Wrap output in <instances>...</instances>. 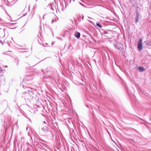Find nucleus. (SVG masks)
Here are the masks:
<instances>
[{
	"label": "nucleus",
	"instance_id": "nucleus-26",
	"mask_svg": "<svg viewBox=\"0 0 151 151\" xmlns=\"http://www.w3.org/2000/svg\"><path fill=\"white\" fill-rule=\"evenodd\" d=\"M11 24H15V23H12Z\"/></svg>",
	"mask_w": 151,
	"mask_h": 151
},
{
	"label": "nucleus",
	"instance_id": "nucleus-32",
	"mask_svg": "<svg viewBox=\"0 0 151 151\" xmlns=\"http://www.w3.org/2000/svg\"><path fill=\"white\" fill-rule=\"evenodd\" d=\"M29 121H30V122L31 121V120L30 119H29Z\"/></svg>",
	"mask_w": 151,
	"mask_h": 151
},
{
	"label": "nucleus",
	"instance_id": "nucleus-10",
	"mask_svg": "<svg viewBox=\"0 0 151 151\" xmlns=\"http://www.w3.org/2000/svg\"><path fill=\"white\" fill-rule=\"evenodd\" d=\"M96 25H97V26L99 27L100 28H102V25L99 23H96Z\"/></svg>",
	"mask_w": 151,
	"mask_h": 151
},
{
	"label": "nucleus",
	"instance_id": "nucleus-34",
	"mask_svg": "<svg viewBox=\"0 0 151 151\" xmlns=\"http://www.w3.org/2000/svg\"><path fill=\"white\" fill-rule=\"evenodd\" d=\"M73 0V1H75V0Z\"/></svg>",
	"mask_w": 151,
	"mask_h": 151
},
{
	"label": "nucleus",
	"instance_id": "nucleus-3",
	"mask_svg": "<svg viewBox=\"0 0 151 151\" xmlns=\"http://www.w3.org/2000/svg\"><path fill=\"white\" fill-rule=\"evenodd\" d=\"M142 38L140 39L137 44V48L138 50L140 51L142 50Z\"/></svg>",
	"mask_w": 151,
	"mask_h": 151
},
{
	"label": "nucleus",
	"instance_id": "nucleus-24",
	"mask_svg": "<svg viewBox=\"0 0 151 151\" xmlns=\"http://www.w3.org/2000/svg\"><path fill=\"white\" fill-rule=\"evenodd\" d=\"M0 42L1 43V44H2V43H2V42L1 41V40H0Z\"/></svg>",
	"mask_w": 151,
	"mask_h": 151
},
{
	"label": "nucleus",
	"instance_id": "nucleus-35",
	"mask_svg": "<svg viewBox=\"0 0 151 151\" xmlns=\"http://www.w3.org/2000/svg\"><path fill=\"white\" fill-rule=\"evenodd\" d=\"M10 51H7V52H10Z\"/></svg>",
	"mask_w": 151,
	"mask_h": 151
},
{
	"label": "nucleus",
	"instance_id": "nucleus-14",
	"mask_svg": "<svg viewBox=\"0 0 151 151\" xmlns=\"http://www.w3.org/2000/svg\"><path fill=\"white\" fill-rule=\"evenodd\" d=\"M54 19H55V22H56L58 20V18L55 16Z\"/></svg>",
	"mask_w": 151,
	"mask_h": 151
},
{
	"label": "nucleus",
	"instance_id": "nucleus-12",
	"mask_svg": "<svg viewBox=\"0 0 151 151\" xmlns=\"http://www.w3.org/2000/svg\"><path fill=\"white\" fill-rule=\"evenodd\" d=\"M60 6L61 7V10L63 11L64 10V6L63 3H60Z\"/></svg>",
	"mask_w": 151,
	"mask_h": 151
},
{
	"label": "nucleus",
	"instance_id": "nucleus-5",
	"mask_svg": "<svg viewBox=\"0 0 151 151\" xmlns=\"http://www.w3.org/2000/svg\"><path fill=\"white\" fill-rule=\"evenodd\" d=\"M48 124H46V125H43V127L41 128L42 130L45 133L47 132L48 129Z\"/></svg>",
	"mask_w": 151,
	"mask_h": 151
},
{
	"label": "nucleus",
	"instance_id": "nucleus-29",
	"mask_svg": "<svg viewBox=\"0 0 151 151\" xmlns=\"http://www.w3.org/2000/svg\"><path fill=\"white\" fill-rule=\"evenodd\" d=\"M7 3H9V1L8 0H7Z\"/></svg>",
	"mask_w": 151,
	"mask_h": 151
},
{
	"label": "nucleus",
	"instance_id": "nucleus-13",
	"mask_svg": "<svg viewBox=\"0 0 151 151\" xmlns=\"http://www.w3.org/2000/svg\"><path fill=\"white\" fill-rule=\"evenodd\" d=\"M114 46L116 48V49H119V45L117 44H114Z\"/></svg>",
	"mask_w": 151,
	"mask_h": 151
},
{
	"label": "nucleus",
	"instance_id": "nucleus-23",
	"mask_svg": "<svg viewBox=\"0 0 151 151\" xmlns=\"http://www.w3.org/2000/svg\"><path fill=\"white\" fill-rule=\"evenodd\" d=\"M6 24V23H4V22H3V23H1V24Z\"/></svg>",
	"mask_w": 151,
	"mask_h": 151
},
{
	"label": "nucleus",
	"instance_id": "nucleus-33",
	"mask_svg": "<svg viewBox=\"0 0 151 151\" xmlns=\"http://www.w3.org/2000/svg\"><path fill=\"white\" fill-rule=\"evenodd\" d=\"M27 128H26V130H27Z\"/></svg>",
	"mask_w": 151,
	"mask_h": 151
},
{
	"label": "nucleus",
	"instance_id": "nucleus-37",
	"mask_svg": "<svg viewBox=\"0 0 151 151\" xmlns=\"http://www.w3.org/2000/svg\"><path fill=\"white\" fill-rule=\"evenodd\" d=\"M55 3V1H54Z\"/></svg>",
	"mask_w": 151,
	"mask_h": 151
},
{
	"label": "nucleus",
	"instance_id": "nucleus-2",
	"mask_svg": "<svg viewBox=\"0 0 151 151\" xmlns=\"http://www.w3.org/2000/svg\"><path fill=\"white\" fill-rule=\"evenodd\" d=\"M34 76L33 75H29L25 76L23 79L22 85L20 86H22L24 88H29V86L32 84L33 82V79Z\"/></svg>",
	"mask_w": 151,
	"mask_h": 151
},
{
	"label": "nucleus",
	"instance_id": "nucleus-16",
	"mask_svg": "<svg viewBox=\"0 0 151 151\" xmlns=\"http://www.w3.org/2000/svg\"><path fill=\"white\" fill-rule=\"evenodd\" d=\"M47 122L46 121H44L43 122V125H46V124H47Z\"/></svg>",
	"mask_w": 151,
	"mask_h": 151
},
{
	"label": "nucleus",
	"instance_id": "nucleus-20",
	"mask_svg": "<svg viewBox=\"0 0 151 151\" xmlns=\"http://www.w3.org/2000/svg\"><path fill=\"white\" fill-rule=\"evenodd\" d=\"M3 54L4 55H8V54H6V52H3Z\"/></svg>",
	"mask_w": 151,
	"mask_h": 151
},
{
	"label": "nucleus",
	"instance_id": "nucleus-1",
	"mask_svg": "<svg viewBox=\"0 0 151 151\" xmlns=\"http://www.w3.org/2000/svg\"><path fill=\"white\" fill-rule=\"evenodd\" d=\"M25 100L27 99L29 100H34L38 103L39 101V96L37 95L35 93L32 91L28 90L27 91H25L22 95Z\"/></svg>",
	"mask_w": 151,
	"mask_h": 151
},
{
	"label": "nucleus",
	"instance_id": "nucleus-17",
	"mask_svg": "<svg viewBox=\"0 0 151 151\" xmlns=\"http://www.w3.org/2000/svg\"><path fill=\"white\" fill-rule=\"evenodd\" d=\"M79 4L83 6V7H85V6L82 3H81V2H79Z\"/></svg>",
	"mask_w": 151,
	"mask_h": 151
},
{
	"label": "nucleus",
	"instance_id": "nucleus-22",
	"mask_svg": "<svg viewBox=\"0 0 151 151\" xmlns=\"http://www.w3.org/2000/svg\"><path fill=\"white\" fill-rule=\"evenodd\" d=\"M107 33V32H104V34H106Z\"/></svg>",
	"mask_w": 151,
	"mask_h": 151
},
{
	"label": "nucleus",
	"instance_id": "nucleus-27",
	"mask_svg": "<svg viewBox=\"0 0 151 151\" xmlns=\"http://www.w3.org/2000/svg\"><path fill=\"white\" fill-rule=\"evenodd\" d=\"M71 22H72V23H73V20H71Z\"/></svg>",
	"mask_w": 151,
	"mask_h": 151
},
{
	"label": "nucleus",
	"instance_id": "nucleus-25",
	"mask_svg": "<svg viewBox=\"0 0 151 151\" xmlns=\"http://www.w3.org/2000/svg\"><path fill=\"white\" fill-rule=\"evenodd\" d=\"M83 17H84V16H83L82 17V19H83Z\"/></svg>",
	"mask_w": 151,
	"mask_h": 151
},
{
	"label": "nucleus",
	"instance_id": "nucleus-30",
	"mask_svg": "<svg viewBox=\"0 0 151 151\" xmlns=\"http://www.w3.org/2000/svg\"><path fill=\"white\" fill-rule=\"evenodd\" d=\"M6 5H7V6H10V5H9V4H7Z\"/></svg>",
	"mask_w": 151,
	"mask_h": 151
},
{
	"label": "nucleus",
	"instance_id": "nucleus-36",
	"mask_svg": "<svg viewBox=\"0 0 151 151\" xmlns=\"http://www.w3.org/2000/svg\"><path fill=\"white\" fill-rule=\"evenodd\" d=\"M71 46H70L69 47H70Z\"/></svg>",
	"mask_w": 151,
	"mask_h": 151
},
{
	"label": "nucleus",
	"instance_id": "nucleus-21",
	"mask_svg": "<svg viewBox=\"0 0 151 151\" xmlns=\"http://www.w3.org/2000/svg\"><path fill=\"white\" fill-rule=\"evenodd\" d=\"M45 14H44L43 15V17H42V19H44V17L45 16Z\"/></svg>",
	"mask_w": 151,
	"mask_h": 151
},
{
	"label": "nucleus",
	"instance_id": "nucleus-9",
	"mask_svg": "<svg viewBox=\"0 0 151 151\" xmlns=\"http://www.w3.org/2000/svg\"><path fill=\"white\" fill-rule=\"evenodd\" d=\"M139 70L141 72L144 71L145 70V69L142 66H139L138 67Z\"/></svg>",
	"mask_w": 151,
	"mask_h": 151
},
{
	"label": "nucleus",
	"instance_id": "nucleus-19",
	"mask_svg": "<svg viewBox=\"0 0 151 151\" xmlns=\"http://www.w3.org/2000/svg\"><path fill=\"white\" fill-rule=\"evenodd\" d=\"M54 22H55V19H52V20L51 22L52 23V24Z\"/></svg>",
	"mask_w": 151,
	"mask_h": 151
},
{
	"label": "nucleus",
	"instance_id": "nucleus-11",
	"mask_svg": "<svg viewBox=\"0 0 151 151\" xmlns=\"http://www.w3.org/2000/svg\"><path fill=\"white\" fill-rule=\"evenodd\" d=\"M19 61V60L18 59H17V58H15V62L16 63V65L17 66L18 65Z\"/></svg>",
	"mask_w": 151,
	"mask_h": 151
},
{
	"label": "nucleus",
	"instance_id": "nucleus-31",
	"mask_svg": "<svg viewBox=\"0 0 151 151\" xmlns=\"http://www.w3.org/2000/svg\"><path fill=\"white\" fill-rule=\"evenodd\" d=\"M27 52V51H24V52Z\"/></svg>",
	"mask_w": 151,
	"mask_h": 151
},
{
	"label": "nucleus",
	"instance_id": "nucleus-4",
	"mask_svg": "<svg viewBox=\"0 0 151 151\" xmlns=\"http://www.w3.org/2000/svg\"><path fill=\"white\" fill-rule=\"evenodd\" d=\"M47 8H50L52 10H54L55 9L56 10L55 5L54 4V2H53L52 3L50 4L47 6Z\"/></svg>",
	"mask_w": 151,
	"mask_h": 151
},
{
	"label": "nucleus",
	"instance_id": "nucleus-7",
	"mask_svg": "<svg viewBox=\"0 0 151 151\" xmlns=\"http://www.w3.org/2000/svg\"><path fill=\"white\" fill-rule=\"evenodd\" d=\"M50 68L48 67L45 70L42 69V72L44 74H46L47 73L48 71H50Z\"/></svg>",
	"mask_w": 151,
	"mask_h": 151
},
{
	"label": "nucleus",
	"instance_id": "nucleus-28",
	"mask_svg": "<svg viewBox=\"0 0 151 151\" xmlns=\"http://www.w3.org/2000/svg\"><path fill=\"white\" fill-rule=\"evenodd\" d=\"M16 27H16L14 28H12V29H14L15 28H16Z\"/></svg>",
	"mask_w": 151,
	"mask_h": 151
},
{
	"label": "nucleus",
	"instance_id": "nucleus-15",
	"mask_svg": "<svg viewBox=\"0 0 151 151\" xmlns=\"http://www.w3.org/2000/svg\"><path fill=\"white\" fill-rule=\"evenodd\" d=\"M151 43V42H146V45L147 46H149L150 45V43Z\"/></svg>",
	"mask_w": 151,
	"mask_h": 151
},
{
	"label": "nucleus",
	"instance_id": "nucleus-18",
	"mask_svg": "<svg viewBox=\"0 0 151 151\" xmlns=\"http://www.w3.org/2000/svg\"><path fill=\"white\" fill-rule=\"evenodd\" d=\"M118 50H119L121 51L122 50H123V48L122 47H119Z\"/></svg>",
	"mask_w": 151,
	"mask_h": 151
},
{
	"label": "nucleus",
	"instance_id": "nucleus-6",
	"mask_svg": "<svg viewBox=\"0 0 151 151\" xmlns=\"http://www.w3.org/2000/svg\"><path fill=\"white\" fill-rule=\"evenodd\" d=\"M136 15L135 18V20L134 21V22L135 23H137L139 21V14L137 12H136Z\"/></svg>",
	"mask_w": 151,
	"mask_h": 151
},
{
	"label": "nucleus",
	"instance_id": "nucleus-8",
	"mask_svg": "<svg viewBox=\"0 0 151 151\" xmlns=\"http://www.w3.org/2000/svg\"><path fill=\"white\" fill-rule=\"evenodd\" d=\"M74 36L77 39H79L80 37V33L78 32H76L74 34Z\"/></svg>",
	"mask_w": 151,
	"mask_h": 151
}]
</instances>
